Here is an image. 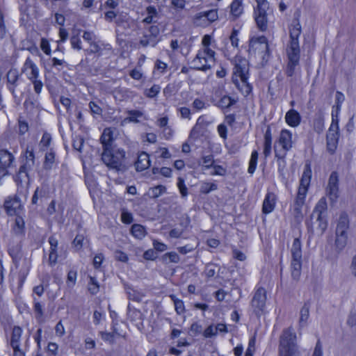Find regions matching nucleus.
<instances>
[{"mask_svg":"<svg viewBox=\"0 0 356 356\" xmlns=\"http://www.w3.org/2000/svg\"><path fill=\"white\" fill-rule=\"evenodd\" d=\"M301 25L298 21H293L289 27V41L286 47V55L288 58L286 73L289 76L294 74L295 68L299 64L300 49L299 37L301 34Z\"/></svg>","mask_w":356,"mask_h":356,"instance_id":"1","label":"nucleus"},{"mask_svg":"<svg viewBox=\"0 0 356 356\" xmlns=\"http://www.w3.org/2000/svg\"><path fill=\"white\" fill-rule=\"evenodd\" d=\"M312 177V170L309 165H306L300 179L298 193L293 205V214L296 218H302V207L305 204L308 188Z\"/></svg>","mask_w":356,"mask_h":356,"instance_id":"2","label":"nucleus"},{"mask_svg":"<svg viewBox=\"0 0 356 356\" xmlns=\"http://www.w3.org/2000/svg\"><path fill=\"white\" fill-rule=\"evenodd\" d=\"M296 338L293 329L284 330L280 338L278 356H300Z\"/></svg>","mask_w":356,"mask_h":356,"instance_id":"3","label":"nucleus"},{"mask_svg":"<svg viewBox=\"0 0 356 356\" xmlns=\"http://www.w3.org/2000/svg\"><path fill=\"white\" fill-rule=\"evenodd\" d=\"M124 158L125 152L123 149H118L111 151L108 147H104L102 160L109 169L115 170V171L124 170Z\"/></svg>","mask_w":356,"mask_h":356,"instance_id":"4","label":"nucleus"},{"mask_svg":"<svg viewBox=\"0 0 356 356\" xmlns=\"http://www.w3.org/2000/svg\"><path fill=\"white\" fill-rule=\"evenodd\" d=\"M215 54L211 49H200L193 60L194 67L204 72L210 70L216 63Z\"/></svg>","mask_w":356,"mask_h":356,"instance_id":"5","label":"nucleus"},{"mask_svg":"<svg viewBox=\"0 0 356 356\" xmlns=\"http://www.w3.org/2000/svg\"><path fill=\"white\" fill-rule=\"evenodd\" d=\"M249 53L258 57L261 62L267 60L269 57V49L267 39L265 36L252 38L250 40Z\"/></svg>","mask_w":356,"mask_h":356,"instance_id":"6","label":"nucleus"},{"mask_svg":"<svg viewBox=\"0 0 356 356\" xmlns=\"http://www.w3.org/2000/svg\"><path fill=\"white\" fill-rule=\"evenodd\" d=\"M326 210V200L325 198H321L317 202L313 211V216L316 218V220L314 222V229L318 235H322L327 227Z\"/></svg>","mask_w":356,"mask_h":356,"instance_id":"7","label":"nucleus"},{"mask_svg":"<svg viewBox=\"0 0 356 356\" xmlns=\"http://www.w3.org/2000/svg\"><path fill=\"white\" fill-rule=\"evenodd\" d=\"M35 164L33 147L28 146L24 154L22 165L15 177V181L22 183L24 178L29 179V172L31 171Z\"/></svg>","mask_w":356,"mask_h":356,"instance_id":"8","label":"nucleus"},{"mask_svg":"<svg viewBox=\"0 0 356 356\" xmlns=\"http://www.w3.org/2000/svg\"><path fill=\"white\" fill-rule=\"evenodd\" d=\"M271 13L272 11L270 10L268 3H261L254 8V20L257 28L261 31L264 32L268 29Z\"/></svg>","mask_w":356,"mask_h":356,"instance_id":"9","label":"nucleus"},{"mask_svg":"<svg viewBox=\"0 0 356 356\" xmlns=\"http://www.w3.org/2000/svg\"><path fill=\"white\" fill-rule=\"evenodd\" d=\"M348 220L346 217H341L336 229L335 248L341 252L348 242Z\"/></svg>","mask_w":356,"mask_h":356,"instance_id":"10","label":"nucleus"},{"mask_svg":"<svg viewBox=\"0 0 356 356\" xmlns=\"http://www.w3.org/2000/svg\"><path fill=\"white\" fill-rule=\"evenodd\" d=\"M339 136L338 121L332 119L327 134V149L331 154H333L337 147Z\"/></svg>","mask_w":356,"mask_h":356,"instance_id":"11","label":"nucleus"},{"mask_svg":"<svg viewBox=\"0 0 356 356\" xmlns=\"http://www.w3.org/2000/svg\"><path fill=\"white\" fill-rule=\"evenodd\" d=\"M327 195L332 202H335L339 197V177L336 172L331 173L326 188Z\"/></svg>","mask_w":356,"mask_h":356,"instance_id":"12","label":"nucleus"},{"mask_svg":"<svg viewBox=\"0 0 356 356\" xmlns=\"http://www.w3.org/2000/svg\"><path fill=\"white\" fill-rule=\"evenodd\" d=\"M266 300V291L264 288L257 289L252 300V307L257 314H260L265 307Z\"/></svg>","mask_w":356,"mask_h":356,"instance_id":"13","label":"nucleus"},{"mask_svg":"<svg viewBox=\"0 0 356 356\" xmlns=\"http://www.w3.org/2000/svg\"><path fill=\"white\" fill-rule=\"evenodd\" d=\"M248 64L245 58L236 56L234 58V74L243 80L248 79Z\"/></svg>","mask_w":356,"mask_h":356,"instance_id":"14","label":"nucleus"},{"mask_svg":"<svg viewBox=\"0 0 356 356\" xmlns=\"http://www.w3.org/2000/svg\"><path fill=\"white\" fill-rule=\"evenodd\" d=\"M22 72L30 81L38 79L40 74L39 68L30 58H27L25 60Z\"/></svg>","mask_w":356,"mask_h":356,"instance_id":"15","label":"nucleus"},{"mask_svg":"<svg viewBox=\"0 0 356 356\" xmlns=\"http://www.w3.org/2000/svg\"><path fill=\"white\" fill-rule=\"evenodd\" d=\"M278 143L282 147L284 152L291 150L293 145L291 131L288 129H282L279 136Z\"/></svg>","mask_w":356,"mask_h":356,"instance_id":"16","label":"nucleus"},{"mask_svg":"<svg viewBox=\"0 0 356 356\" xmlns=\"http://www.w3.org/2000/svg\"><path fill=\"white\" fill-rule=\"evenodd\" d=\"M277 201L276 195L272 193L268 192L266 193L262 205V212L264 214H269L272 213L275 207Z\"/></svg>","mask_w":356,"mask_h":356,"instance_id":"17","label":"nucleus"},{"mask_svg":"<svg viewBox=\"0 0 356 356\" xmlns=\"http://www.w3.org/2000/svg\"><path fill=\"white\" fill-rule=\"evenodd\" d=\"M4 208L8 215L14 216L18 213L22 208V204L18 198L9 197L5 201Z\"/></svg>","mask_w":356,"mask_h":356,"instance_id":"18","label":"nucleus"},{"mask_svg":"<svg viewBox=\"0 0 356 356\" xmlns=\"http://www.w3.org/2000/svg\"><path fill=\"white\" fill-rule=\"evenodd\" d=\"M8 253L13 258L14 262L17 263L22 257L21 245L19 241L12 239L8 245Z\"/></svg>","mask_w":356,"mask_h":356,"instance_id":"19","label":"nucleus"},{"mask_svg":"<svg viewBox=\"0 0 356 356\" xmlns=\"http://www.w3.org/2000/svg\"><path fill=\"white\" fill-rule=\"evenodd\" d=\"M284 118L286 124L291 127H297L300 124L301 116L300 113L294 109H290L287 111Z\"/></svg>","mask_w":356,"mask_h":356,"instance_id":"20","label":"nucleus"},{"mask_svg":"<svg viewBox=\"0 0 356 356\" xmlns=\"http://www.w3.org/2000/svg\"><path fill=\"white\" fill-rule=\"evenodd\" d=\"M15 160L13 154L6 149H0V163L1 168H4L6 170L7 168L11 166L12 163Z\"/></svg>","mask_w":356,"mask_h":356,"instance_id":"21","label":"nucleus"},{"mask_svg":"<svg viewBox=\"0 0 356 356\" xmlns=\"http://www.w3.org/2000/svg\"><path fill=\"white\" fill-rule=\"evenodd\" d=\"M243 0H233L231 3L230 8V15L234 19L238 18L243 13Z\"/></svg>","mask_w":356,"mask_h":356,"instance_id":"22","label":"nucleus"},{"mask_svg":"<svg viewBox=\"0 0 356 356\" xmlns=\"http://www.w3.org/2000/svg\"><path fill=\"white\" fill-rule=\"evenodd\" d=\"M135 165L137 171H143L148 168L150 165L149 155L145 152L140 153L138 156Z\"/></svg>","mask_w":356,"mask_h":356,"instance_id":"23","label":"nucleus"},{"mask_svg":"<svg viewBox=\"0 0 356 356\" xmlns=\"http://www.w3.org/2000/svg\"><path fill=\"white\" fill-rule=\"evenodd\" d=\"M272 149V134L270 128H268L264 134L263 154L266 158L271 154Z\"/></svg>","mask_w":356,"mask_h":356,"instance_id":"24","label":"nucleus"},{"mask_svg":"<svg viewBox=\"0 0 356 356\" xmlns=\"http://www.w3.org/2000/svg\"><path fill=\"white\" fill-rule=\"evenodd\" d=\"M22 334V330L18 326H15L13 329L10 345L13 349L20 348V339Z\"/></svg>","mask_w":356,"mask_h":356,"instance_id":"25","label":"nucleus"},{"mask_svg":"<svg viewBox=\"0 0 356 356\" xmlns=\"http://www.w3.org/2000/svg\"><path fill=\"white\" fill-rule=\"evenodd\" d=\"M291 266V275L294 280H298L301 273L302 259H292Z\"/></svg>","mask_w":356,"mask_h":356,"instance_id":"26","label":"nucleus"},{"mask_svg":"<svg viewBox=\"0 0 356 356\" xmlns=\"http://www.w3.org/2000/svg\"><path fill=\"white\" fill-rule=\"evenodd\" d=\"M291 253L292 259H302V245L299 238H296L293 240Z\"/></svg>","mask_w":356,"mask_h":356,"instance_id":"27","label":"nucleus"},{"mask_svg":"<svg viewBox=\"0 0 356 356\" xmlns=\"http://www.w3.org/2000/svg\"><path fill=\"white\" fill-rule=\"evenodd\" d=\"M127 113L129 116L123 120V121L122 122V124L128 122L137 123L139 122L138 118H141L143 115L141 111L136 110L128 111Z\"/></svg>","mask_w":356,"mask_h":356,"instance_id":"28","label":"nucleus"},{"mask_svg":"<svg viewBox=\"0 0 356 356\" xmlns=\"http://www.w3.org/2000/svg\"><path fill=\"white\" fill-rule=\"evenodd\" d=\"M309 317V306L307 304H305L300 311V319L299 323L300 326H305L307 325V321Z\"/></svg>","mask_w":356,"mask_h":356,"instance_id":"29","label":"nucleus"},{"mask_svg":"<svg viewBox=\"0 0 356 356\" xmlns=\"http://www.w3.org/2000/svg\"><path fill=\"white\" fill-rule=\"evenodd\" d=\"M236 102V101L234 99L232 98L231 97L224 95L220 98V99L218 101L216 105L220 108L225 109L229 108Z\"/></svg>","mask_w":356,"mask_h":356,"instance_id":"30","label":"nucleus"},{"mask_svg":"<svg viewBox=\"0 0 356 356\" xmlns=\"http://www.w3.org/2000/svg\"><path fill=\"white\" fill-rule=\"evenodd\" d=\"M52 138L49 134L44 133L39 143V147L41 151H47L49 149Z\"/></svg>","mask_w":356,"mask_h":356,"instance_id":"31","label":"nucleus"},{"mask_svg":"<svg viewBox=\"0 0 356 356\" xmlns=\"http://www.w3.org/2000/svg\"><path fill=\"white\" fill-rule=\"evenodd\" d=\"M100 140L104 147H108V145H110V143L113 140V131L111 129H105L102 133Z\"/></svg>","mask_w":356,"mask_h":356,"instance_id":"32","label":"nucleus"},{"mask_svg":"<svg viewBox=\"0 0 356 356\" xmlns=\"http://www.w3.org/2000/svg\"><path fill=\"white\" fill-rule=\"evenodd\" d=\"M275 152V157L277 158V162L278 164V171L280 173H283L285 168H286V152H278L276 149Z\"/></svg>","mask_w":356,"mask_h":356,"instance_id":"33","label":"nucleus"},{"mask_svg":"<svg viewBox=\"0 0 356 356\" xmlns=\"http://www.w3.org/2000/svg\"><path fill=\"white\" fill-rule=\"evenodd\" d=\"M258 152L256 150H254L251 154L250 159L249 161V166L248 169V172L250 175H252L255 172L258 161Z\"/></svg>","mask_w":356,"mask_h":356,"instance_id":"34","label":"nucleus"},{"mask_svg":"<svg viewBox=\"0 0 356 356\" xmlns=\"http://www.w3.org/2000/svg\"><path fill=\"white\" fill-rule=\"evenodd\" d=\"M131 232L133 236L138 239H141L145 236V229L140 225L135 224L132 225Z\"/></svg>","mask_w":356,"mask_h":356,"instance_id":"35","label":"nucleus"},{"mask_svg":"<svg viewBox=\"0 0 356 356\" xmlns=\"http://www.w3.org/2000/svg\"><path fill=\"white\" fill-rule=\"evenodd\" d=\"M159 40V39L151 38L147 33H146L140 39V44L143 47H146L147 46L154 47L158 43Z\"/></svg>","mask_w":356,"mask_h":356,"instance_id":"36","label":"nucleus"},{"mask_svg":"<svg viewBox=\"0 0 356 356\" xmlns=\"http://www.w3.org/2000/svg\"><path fill=\"white\" fill-rule=\"evenodd\" d=\"M166 191V188L163 185H158L149 190V195L152 198H157Z\"/></svg>","mask_w":356,"mask_h":356,"instance_id":"37","label":"nucleus"},{"mask_svg":"<svg viewBox=\"0 0 356 356\" xmlns=\"http://www.w3.org/2000/svg\"><path fill=\"white\" fill-rule=\"evenodd\" d=\"M218 186L215 183L204 181L201 184L200 191L201 193L207 194L211 191L217 190Z\"/></svg>","mask_w":356,"mask_h":356,"instance_id":"38","label":"nucleus"},{"mask_svg":"<svg viewBox=\"0 0 356 356\" xmlns=\"http://www.w3.org/2000/svg\"><path fill=\"white\" fill-rule=\"evenodd\" d=\"M193 22L196 26H207L209 25L203 12L198 13L195 15Z\"/></svg>","mask_w":356,"mask_h":356,"instance_id":"39","label":"nucleus"},{"mask_svg":"<svg viewBox=\"0 0 356 356\" xmlns=\"http://www.w3.org/2000/svg\"><path fill=\"white\" fill-rule=\"evenodd\" d=\"M170 297L174 302L175 311L178 314H184L185 312V307L183 301L177 298L175 295H170Z\"/></svg>","mask_w":356,"mask_h":356,"instance_id":"40","label":"nucleus"},{"mask_svg":"<svg viewBox=\"0 0 356 356\" xmlns=\"http://www.w3.org/2000/svg\"><path fill=\"white\" fill-rule=\"evenodd\" d=\"M129 318L131 321L135 322L136 325H139L141 324L142 313L137 309L129 310Z\"/></svg>","mask_w":356,"mask_h":356,"instance_id":"41","label":"nucleus"},{"mask_svg":"<svg viewBox=\"0 0 356 356\" xmlns=\"http://www.w3.org/2000/svg\"><path fill=\"white\" fill-rule=\"evenodd\" d=\"M55 161V154L54 152L50 149L49 152H47L45 154L44 166L46 169H50L52 167L53 163Z\"/></svg>","mask_w":356,"mask_h":356,"instance_id":"42","label":"nucleus"},{"mask_svg":"<svg viewBox=\"0 0 356 356\" xmlns=\"http://www.w3.org/2000/svg\"><path fill=\"white\" fill-rule=\"evenodd\" d=\"M213 156L209 154L202 156V161L200 163V165L202 166L203 169L207 170L210 168H212V166L213 165Z\"/></svg>","mask_w":356,"mask_h":356,"instance_id":"43","label":"nucleus"},{"mask_svg":"<svg viewBox=\"0 0 356 356\" xmlns=\"http://www.w3.org/2000/svg\"><path fill=\"white\" fill-rule=\"evenodd\" d=\"M24 222L22 218H17L15 222V226L13 229L14 234L16 236L20 235L23 233Z\"/></svg>","mask_w":356,"mask_h":356,"instance_id":"44","label":"nucleus"},{"mask_svg":"<svg viewBox=\"0 0 356 356\" xmlns=\"http://www.w3.org/2000/svg\"><path fill=\"white\" fill-rule=\"evenodd\" d=\"M203 13L209 24L216 21L218 18V11L216 9L203 11Z\"/></svg>","mask_w":356,"mask_h":356,"instance_id":"45","label":"nucleus"},{"mask_svg":"<svg viewBox=\"0 0 356 356\" xmlns=\"http://www.w3.org/2000/svg\"><path fill=\"white\" fill-rule=\"evenodd\" d=\"M99 285L97 280H96L95 277L90 276V282L88 283V291L92 294H96L99 291Z\"/></svg>","mask_w":356,"mask_h":356,"instance_id":"46","label":"nucleus"},{"mask_svg":"<svg viewBox=\"0 0 356 356\" xmlns=\"http://www.w3.org/2000/svg\"><path fill=\"white\" fill-rule=\"evenodd\" d=\"M76 278H77L76 271L72 270H70L68 272L67 281H66L67 286L70 288L73 287L76 284Z\"/></svg>","mask_w":356,"mask_h":356,"instance_id":"47","label":"nucleus"},{"mask_svg":"<svg viewBox=\"0 0 356 356\" xmlns=\"http://www.w3.org/2000/svg\"><path fill=\"white\" fill-rule=\"evenodd\" d=\"M247 81L248 79L243 80V79H241V83L240 85L238 86V89L245 95H249L252 90V88L250 86V84L247 82Z\"/></svg>","mask_w":356,"mask_h":356,"instance_id":"48","label":"nucleus"},{"mask_svg":"<svg viewBox=\"0 0 356 356\" xmlns=\"http://www.w3.org/2000/svg\"><path fill=\"white\" fill-rule=\"evenodd\" d=\"M177 187L180 192L182 197H185L188 195V188L185 184L184 180L181 177H179L177 179Z\"/></svg>","mask_w":356,"mask_h":356,"instance_id":"49","label":"nucleus"},{"mask_svg":"<svg viewBox=\"0 0 356 356\" xmlns=\"http://www.w3.org/2000/svg\"><path fill=\"white\" fill-rule=\"evenodd\" d=\"M164 261L169 260L170 262L178 263L179 261V256L175 252H170L165 254L163 256Z\"/></svg>","mask_w":356,"mask_h":356,"instance_id":"50","label":"nucleus"},{"mask_svg":"<svg viewBox=\"0 0 356 356\" xmlns=\"http://www.w3.org/2000/svg\"><path fill=\"white\" fill-rule=\"evenodd\" d=\"M99 334L101 336V338L106 342L110 343H113L115 340V333L114 332H99Z\"/></svg>","mask_w":356,"mask_h":356,"instance_id":"51","label":"nucleus"},{"mask_svg":"<svg viewBox=\"0 0 356 356\" xmlns=\"http://www.w3.org/2000/svg\"><path fill=\"white\" fill-rule=\"evenodd\" d=\"M161 88L158 85H154L149 89L145 90V94L147 97L152 98L158 95L160 92Z\"/></svg>","mask_w":356,"mask_h":356,"instance_id":"52","label":"nucleus"},{"mask_svg":"<svg viewBox=\"0 0 356 356\" xmlns=\"http://www.w3.org/2000/svg\"><path fill=\"white\" fill-rule=\"evenodd\" d=\"M18 77L19 75L17 70H10L7 74L8 81L12 84H15L17 82Z\"/></svg>","mask_w":356,"mask_h":356,"instance_id":"53","label":"nucleus"},{"mask_svg":"<svg viewBox=\"0 0 356 356\" xmlns=\"http://www.w3.org/2000/svg\"><path fill=\"white\" fill-rule=\"evenodd\" d=\"M168 122V118L167 117H163L159 118L157 120V125L161 128H165V130H168V134L170 136L172 134L170 133V129L167 126Z\"/></svg>","mask_w":356,"mask_h":356,"instance_id":"54","label":"nucleus"},{"mask_svg":"<svg viewBox=\"0 0 356 356\" xmlns=\"http://www.w3.org/2000/svg\"><path fill=\"white\" fill-rule=\"evenodd\" d=\"M213 171L211 172V175L224 176L226 174V169L219 165H213L212 166Z\"/></svg>","mask_w":356,"mask_h":356,"instance_id":"55","label":"nucleus"},{"mask_svg":"<svg viewBox=\"0 0 356 356\" xmlns=\"http://www.w3.org/2000/svg\"><path fill=\"white\" fill-rule=\"evenodd\" d=\"M216 334V328L213 325H209L204 332V336L207 338L213 337Z\"/></svg>","mask_w":356,"mask_h":356,"instance_id":"56","label":"nucleus"},{"mask_svg":"<svg viewBox=\"0 0 356 356\" xmlns=\"http://www.w3.org/2000/svg\"><path fill=\"white\" fill-rule=\"evenodd\" d=\"M129 297L130 299L133 300L140 302L142 300L143 298L144 297V295L141 293L132 290L131 291L129 292Z\"/></svg>","mask_w":356,"mask_h":356,"instance_id":"57","label":"nucleus"},{"mask_svg":"<svg viewBox=\"0 0 356 356\" xmlns=\"http://www.w3.org/2000/svg\"><path fill=\"white\" fill-rule=\"evenodd\" d=\"M115 258L118 261L124 263L127 262L129 259L127 254L120 250H117L115 252Z\"/></svg>","mask_w":356,"mask_h":356,"instance_id":"58","label":"nucleus"},{"mask_svg":"<svg viewBox=\"0 0 356 356\" xmlns=\"http://www.w3.org/2000/svg\"><path fill=\"white\" fill-rule=\"evenodd\" d=\"M104 260V257L102 253L96 254L93 259V266L95 268H99Z\"/></svg>","mask_w":356,"mask_h":356,"instance_id":"59","label":"nucleus"},{"mask_svg":"<svg viewBox=\"0 0 356 356\" xmlns=\"http://www.w3.org/2000/svg\"><path fill=\"white\" fill-rule=\"evenodd\" d=\"M40 48L47 55H49L51 53V49L49 47V42L45 38H42L40 42Z\"/></svg>","mask_w":356,"mask_h":356,"instance_id":"60","label":"nucleus"},{"mask_svg":"<svg viewBox=\"0 0 356 356\" xmlns=\"http://www.w3.org/2000/svg\"><path fill=\"white\" fill-rule=\"evenodd\" d=\"M90 49L86 50L88 52L90 53H99L102 50V48L100 45L95 41H93L90 42Z\"/></svg>","mask_w":356,"mask_h":356,"instance_id":"61","label":"nucleus"},{"mask_svg":"<svg viewBox=\"0 0 356 356\" xmlns=\"http://www.w3.org/2000/svg\"><path fill=\"white\" fill-rule=\"evenodd\" d=\"M238 31L236 30H234L230 35V41L232 45L234 47H238Z\"/></svg>","mask_w":356,"mask_h":356,"instance_id":"62","label":"nucleus"},{"mask_svg":"<svg viewBox=\"0 0 356 356\" xmlns=\"http://www.w3.org/2000/svg\"><path fill=\"white\" fill-rule=\"evenodd\" d=\"M159 33H160L159 28L157 26H152L149 27L147 34L151 38H154L155 39H158Z\"/></svg>","mask_w":356,"mask_h":356,"instance_id":"63","label":"nucleus"},{"mask_svg":"<svg viewBox=\"0 0 356 356\" xmlns=\"http://www.w3.org/2000/svg\"><path fill=\"white\" fill-rule=\"evenodd\" d=\"M349 268H350L351 275L354 277H356V254H355L352 257Z\"/></svg>","mask_w":356,"mask_h":356,"instance_id":"64","label":"nucleus"}]
</instances>
